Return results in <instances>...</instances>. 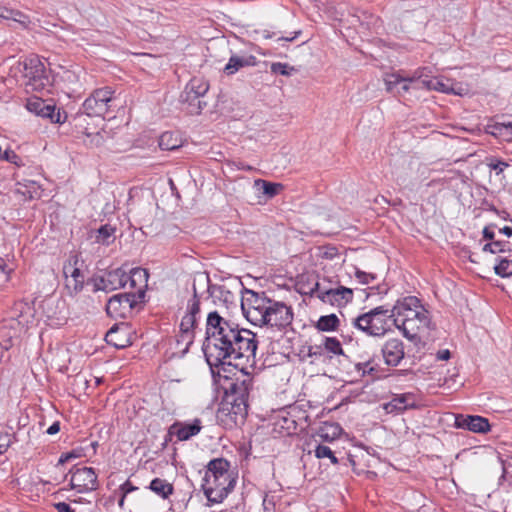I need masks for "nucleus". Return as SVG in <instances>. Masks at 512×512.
<instances>
[{"instance_id": "nucleus-1", "label": "nucleus", "mask_w": 512, "mask_h": 512, "mask_svg": "<svg viewBox=\"0 0 512 512\" xmlns=\"http://www.w3.org/2000/svg\"><path fill=\"white\" fill-rule=\"evenodd\" d=\"M204 353L210 365L246 359L254 361L257 350L256 335L238 324L225 319L217 311L210 312L206 320Z\"/></svg>"}, {"instance_id": "nucleus-2", "label": "nucleus", "mask_w": 512, "mask_h": 512, "mask_svg": "<svg viewBox=\"0 0 512 512\" xmlns=\"http://www.w3.org/2000/svg\"><path fill=\"white\" fill-rule=\"evenodd\" d=\"M241 308L246 319L256 326H270L278 330L292 324L294 313L291 306L273 300L265 292L246 289L241 301Z\"/></svg>"}, {"instance_id": "nucleus-3", "label": "nucleus", "mask_w": 512, "mask_h": 512, "mask_svg": "<svg viewBox=\"0 0 512 512\" xmlns=\"http://www.w3.org/2000/svg\"><path fill=\"white\" fill-rule=\"evenodd\" d=\"M224 396L218 411V417L228 418L234 425L242 424L248 413L249 399L254 392V377L241 369L234 377H226L223 384Z\"/></svg>"}, {"instance_id": "nucleus-4", "label": "nucleus", "mask_w": 512, "mask_h": 512, "mask_svg": "<svg viewBox=\"0 0 512 512\" xmlns=\"http://www.w3.org/2000/svg\"><path fill=\"white\" fill-rule=\"evenodd\" d=\"M230 468V462L224 458L212 459L207 464L202 488L208 501L220 503L234 488L236 478Z\"/></svg>"}, {"instance_id": "nucleus-5", "label": "nucleus", "mask_w": 512, "mask_h": 512, "mask_svg": "<svg viewBox=\"0 0 512 512\" xmlns=\"http://www.w3.org/2000/svg\"><path fill=\"white\" fill-rule=\"evenodd\" d=\"M393 316L391 308L383 305L375 307L353 319V325L369 336L381 337L391 330Z\"/></svg>"}, {"instance_id": "nucleus-6", "label": "nucleus", "mask_w": 512, "mask_h": 512, "mask_svg": "<svg viewBox=\"0 0 512 512\" xmlns=\"http://www.w3.org/2000/svg\"><path fill=\"white\" fill-rule=\"evenodd\" d=\"M24 78L27 90L34 92L49 91L54 78L51 69L47 68L38 56H30L23 62Z\"/></svg>"}, {"instance_id": "nucleus-7", "label": "nucleus", "mask_w": 512, "mask_h": 512, "mask_svg": "<svg viewBox=\"0 0 512 512\" xmlns=\"http://www.w3.org/2000/svg\"><path fill=\"white\" fill-rule=\"evenodd\" d=\"M200 297L193 284V295L187 302L186 312L180 322V332L177 337L178 344H184L183 352H187L193 344L198 323L201 318Z\"/></svg>"}, {"instance_id": "nucleus-8", "label": "nucleus", "mask_w": 512, "mask_h": 512, "mask_svg": "<svg viewBox=\"0 0 512 512\" xmlns=\"http://www.w3.org/2000/svg\"><path fill=\"white\" fill-rule=\"evenodd\" d=\"M114 91L110 87L95 89L82 104V112L77 116L97 117L102 120L110 112H114L116 97Z\"/></svg>"}, {"instance_id": "nucleus-9", "label": "nucleus", "mask_w": 512, "mask_h": 512, "mask_svg": "<svg viewBox=\"0 0 512 512\" xmlns=\"http://www.w3.org/2000/svg\"><path fill=\"white\" fill-rule=\"evenodd\" d=\"M208 90L209 84L203 78L194 77L187 83L180 99L188 104L190 114H199L206 107L207 103L203 98Z\"/></svg>"}, {"instance_id": "nucleus-10", "label": "nucleus", "mask_w": 512, "mask_h": 512, "mask_svg": "<svg viewBox=\"0 0 512 512\" xmlns=\"http://www.w3.org/2000/svg\"><path fill=\"white\" fill-rule=\"evenodd\" d=\"M391 312L393 316V325L397 328L401 325H405V323L410 319H414L427 311L421 305L417 297L408 296L397 300L391 307Z\"/></svg>"}, {"instance_id": "nucleus-11", "label": "nucleus", "mask_w": 512, "mask_h": 512, "mask_svg": "<svg viewBox=\"0 0 512 512\" xmlns=\"http://www.w3.org/2000/svg\"><path fill=\"white\" fill-rule=\"evenodd\" d=\"M127 272L122 268L105 271L101 275H94L88 284L93 285V292L104 291L106 293L125 287Z\"/></svg>"}, {"instance_id": "nucleus-12", "label": "nucleus", "mask_w": 512, "mask_h": 512, "mask_svg": "<svg viewBox=\"0 0 512 512\" xmlns=\"http://www.w3.org/2000/svg\"><path fill=\"white\" fill-rule=\"evenodd\" d=\"M426 71L427 68H419L411 77H403L398 73L390 74L385 79L386 89L395 95H403L410 89H420L419 81L425 76Z\"/></svg>"}, {"instance_id": "nucleus-13", "label": "nucleus", "mask_w": 512, "mask_h": 512, "mask_svg": "<svg viewBox=\"0 0 512 512\" xmlns=\"http://www.w3.org/2000/svg\"><path fill=\"white\" fill-rule=\"evenodd\" d=\"M26 108L29 112L43 119H48L51 123L62 124L67 120L66 111L56 108L54 104L47 103L42 98L28 99Z\"/></svg>"}, {"instance_id": "nucleus-14", "label": "nucleus", "mask_w": 512, "mask_h": 512, "mask_svg": "<svg viewBox=\"0 0 512 512\" xmlns=\"http://www.w3.org/2000/svg\"><path fill=\"white\" fill-rule=\"evenodd\" d=\"M69 474L70 487L78 493H89L99 487L98 475L91 467L73 468Z\"/></svg>"}, {"instance_id": "nucleus-15", "label": "nucleus", "mask_w": 512, "mask_h": 512, "mask_svg": "<svg viewBox=\"0 0 512 512\" xmlns=\"http://www.w3.org/2000/svg\"><path fill=\"white\" fill-rule=\"evenodd\" d=\"M139 301L131 292L113 295L106 304V313L111 318H125Z\"/></svg>"}, {"instance_id": "nucleus-16", "label": "nucleus", "mask_w": 512, "mask_h": 512, "mask_svg": "<svg viewBox=\"0 0 512 512\" xmlns=\"http://www.w3.org/2000/svg\"><path fill=\"white\" fill-rule=\"evenodd\" d=\"M381 353L386 365L396 367L405 357L404 343L398 338H390L383 344Z\"/></svg>"}, {"instance_id": "nucleus-17", "label": "nucleus", "mask_w": 512, "mask_h": 512, "mask_svg": "<svg viewBox=\"0 0 512 512\" xmlns=\"http://www.w3.org/2000/svg\"><path fill=\"white\" fill-rule=\"evenodd\" d=\"M202 429V422L196 418L191 423L175 422L168 429V434L165 443L171 440L172 436H176L178 441H187L191 437L197 435Z\"/></svg>"}, {"instance_id": "nucleus-18", "label": "nucleus", "mask_w": 512, "mask_h": 512, "mask_svg": "<svg viewBox=\"0 0 512 512\" xmlns=\"http://www.w3.org/2000/svg\"><path fill=\"white\" fill-rule=\"evenodd\" d=\"M318 298L333 306H342L353 300V290L344 286L322 291Z\"/></svg>"}, {"instance_id": "nucleus-19", "label": "nucleus", "mask_w": 512, "mask_h": 512, "mask_svg": "<svg viewBox=\"0 0 512 512\" xmlns=\"http://www.w3.org/2000/svg\"><path fill=\"white\" fill-rule=\"evenodd\" d=\"M105 340L107 344L117 349H123L132 344L130 330L124 323L114 324L106 333Z\"/></svg>"}, {"instance_id": "nucleus-20", "label": "nucleus", "mask_w": 512, "mask_h": 512, "mask_svg": "<svg viewBox=\"0 0 512 512\" xmlns=\"http://www.w3.org/2000/svg\"><path fill=\"white\" fill-rule=\"evenodd\" d=\"M148 271L144 268H133L130 270L129 274L127 273V278L125 279V286L129 283L132 289H137V292H132L135 294L136 298L141 300L145 296V288L147 287L148 282Z\"/></svg>"}, {"instance_id": "nucleus-21", "label": "nucleus", "mask_w": 512, "mask_h": 512, "mask_svg": "<svg viewBox=\"0 0 512 512\" xmlns=\"http://www.w3.org/2000/svg\"><path fill=\"white\" fill-rule=\"evenodd\" d=\"M430 320L428 317V312L420 314L418 317L414 319H410L405 323V325H401L397 327L403 336L411 341L415 340L418 337L420 331L425 330L429 327Z\"/></svg>"}, {"instance_id": "nucleus-22", "label": "nucleus", "mask_w": 512, "mask_h": 512, "mask_svg": "<svg viewBox=\"0 0 512 512\" xmlns=\"http://www.w3.org/2000/svg\"><path fill=\"white\" fill-rule=\"evenodd\" d=\"M456 424L459 428L467 429L474 433H486L490 430L488 419L478 415L456 418Z\"/></svg>"}, {"instance_id": "nucleus-23", "label": "nucleus", "mask_w": 512, "mask_h": 512, "mask_svg": "<svg viewBox=\"0 0 512 512\" xmlns=\"http://www.w3.org/2000/svg\"><path fill=\"white\" fill-rule=\"evenodd\" d=\"M75 120H76L75 126L78 129V131L80 133L84 134L88 139V141L84 140V142L87 145L98 147L104 143V136H103L102 132L97 129L91 130L88 126H86L85 125V123H86L85 117H83L82 115L76 116Z\"/></svg>"}, {"instance_id": "nucleus-24", "label": "nucleus", "mask_w": 512, "mask_h": 512, "mask_svg": "<svg viewBox=\"0 0 512 512\" xmlns=\"http://www.w3.org/2000/svg\"><path fill=\"white\" fill-rule=\"evenodd\" d=\"M257 64V59L253 55H232L229 58L228 63L224 67V72L228 75H232L239 71L243 67H252Z\"/></svg>"}, {"instance_id": "nucleus-25", "label": "nucleus", "mask_w": 512, "mask_h": 512, "mask_svg": "<svg viewBox=\"0 0 512 512\" xmlns=\"http://www.w3.org/2000/svg\"><path fill=\"white\" fill-rule=\"evenodd\" d=\"M413 397L411 394H400L396 395L389 401L383 405L386 413H399L406 410L409 407H412L414 404L412 402Z\"/></svg>"}, {"instance_id": "nucleus-26", "label": "nucleus", "mask_w": 512, "mask_h": 512, "mask_svg": "<svg viewBox=\"0 0 512 512\" xmlns=\"http://www.w3.org/2000/svg\"><path fill=\"white\" fill-rule=\"evenodd\" d=\"M0 19L17 22L24 29H28L31 24V20L28 15L24 14L20 10L11 9L3 5H0Z\"/></svg>"}, {"instance_id": "nucleus-27", "label": "nucleus", "mask_w": 512, "mask_h": 512, "mask_svg": "<svg viewBox=\"0 0 512 512\" xmlns=\"http://www.w3.org/2000/svg\"><path fill=\"white\" fill-rule=\"evenodd\" d=\"M419 88L427 89V90H435V91L444 92V93L453 92L455 94H460L459 92L454 91L449 86V84L445 83L442 79H440L438 77H433V78L428 79L426 74L423 78H421V81H419Z\"/></svg>"}, {"instance_id": "nucleus-28", "label": "nucleus", "mask_w": 512, "mask_h": 512, "mask_svg": "<svg viewBox=\"0 0 512 512\" xmlns=\"http://www.w3.org/2000/svg\"><path fill=\"white\" fill-rule=\"evenodd\" d=\"M254 188H256L259 191H262V193L268 199H271L278 195L283 190L284 186L281 183L269 182L263 179H256L254 181Z\"/></svg>"}, {"instance_id": "nucleus-29", "label": "nucleus", "mask_w": 512, "mask_h": 512, "mask_svg": "<svg viewBox=\"0 0 512 512\" xmlns=\"http://www.w3.org/2000/svg\"><path fill=\"white\" fill-rule=\"evenodd\" d=\"M149 489L163 499L169 498V496L174 492L173 485L167 480L161 478H154L150 482Z\"/></svg>"}, {"instance_id": "nucleus-30", "label": "nucleus", "mask_w": 512, "mask_h": 512, "mask_svg": "<svg viewBox=\"0 0 512 512\" xmlns=\"http://www.w3.org/2000/svg\"><path fill=\"white\" fill-rule=\"evenodd\" d=\"M158 144L161 150L172 151L182 146V140L176 133L166 131L160 135Z\"/></svg>"}, {"instance_id": "nucleus-31", "label": "nucleus", "mask_w": 512, "mask_h": 512, "mask_svg": "<svg viewBox=\"0 0 512 512\" xmlns=\"http://www.w3.org/2000/svg\"><path fill=\"white\" fill-rule=\"evenodd\" d=\"M116 228L110 224H104L96 230L95 241L102 245H110L115 240Z\"/></svg>"}, {"instance_id": "nucleus-32", "label": "nucleus", "mask_w": 512, "mask_h": 512, "mask_svg": "<svg viewBox=\"0 0 512 512\" xmlns=\"http://www.w3.org/2000/svg\"><path fill=\"white\" fill-rule=\"evenodd\" d=\"M342 428L338 423L325 422L319 430V436L325 441H333L340 436Z\"/></svg>"}, {"instance_id": "nucleus-33", "label": "nucleus", "mask_w": 512, "mask_h": 512, "mask_svg": "<svg viewBox=\"0 0 512 512\" xmlns=\"http://www.w3.org/2000/svg\"><path fill=\"white\" fill-rule=\"evenodd\" d=\"M340 320L335 314L321 316L317 323L316 328L320 331L330 332L336 331L339 327Z\"/></svg>"}, {"instance_id": "nucleus-34", "label": "nucleus", "mask_w": 512, "mask_h": 512, "mask_svg": "<svg viewBox=\"0 0 512 512\" xmlns=\"http://www.w3.org/2000/svg\"><path fill=\"white\" fill-rule=\"evenodd\" d=\"M85 276L79 267L73 269V274L67 279V287L73 288L75 293L80 292L83 289Z\"/></svg>"}, {"instance_id": "nucleus-35", "label": "nucleus", "mask_w": 512, "mask_h": 512, "mask_svg": "<svg viewBox=\"0 0 512 512\" xmlns=\"http://www.w3.org/2000/svg\"><path fill=\"white\" fill-rule=\"evenodd\" d=\"M208 290L210 291L212 296H215L225 303L234 301V294L228 290L225 285H213L209 286Z\"/></svg>"}, {"instance_id": "nucleus-36", "label": "nucleus", "mask_w": 512, "mask_h": 512, "mask_svg": "<svg viewBox=\"0 0 512 512\" xmlns=\"http://www.w3.org/2000/svg\"><path fill=\"white\" fill-rule=\"evenodd\" d=\"M495 273L500 277H508L512 275V260L506 258L500 259L494 267Z\"/></svg>"}, {"instance_id": "nucleus-37", "label": "nucleus", "mask_w": 512, "mask_h": 512, "mask_svg": "<svg viewBox=\"0 0 512 512\" xmlns=\"http://www.w3.org/2000/svg\"><path fill=\"white\" fill-rule=\"evenodd\" d=\"M324 349L334 355H342L343 349L340 341L335 337H326L324 340Z\"/></svg>"}, {"instance_id": "nucleus-38", "label": "nucleus", "mask_w": 512, "mask_h": 512, "mask_svg": "<svg viewBox=\"0 0 512 512\" xmlns=\"http://www.w3.org/2000/svg\"><path fill=\"white\" fill-rule=\"evenodd\" d=\"M16 440L15 434L0 430V455L4 454Z\"/></svg>"}, {"instance_id": "nucleus-39", "label": "nucleus", "mask_w": 512, "mask_h": 512, "mask_svg": "<svg viewBox=\"0 0 512 512\" xmlns=\"http://www.w3.org/2000/svg\"><path fill=\"white\" fill-rule=\"evenodd\" d=\"M315 456L319 459L321 458H329L331 463L336 465L338 464V459L337 457L334 455V453L332 452V450L328 447V446H325V445H317L316 448H315Z\"/></svg>"}, {"instance_id": "nucleus-40", "label": "nucleus", "mask_w": 512, "mask_h": 512, "mask_svg": "<svg viewBox=\"0 0 512 512\" xmlns=\"http://www.w3.org/2000/svg\"><path fill=\"white\" fill-rule=\"evenodd\" d=\"M296 69L287 63L275 62L271 64V72L283 76H290Z\"/></svg>"}, {"instance_id": "nucleus-41", "label": "nucleus", "mask_w": 512, "mask_h": 512, "mask_svg": "<svg viewBox=\"0 0 512 512\" xmlns=\"http://www.w3.org/2000/svg\"><path fill=\"white\" fill-rule=\"evenodd\" d=\"M508 242L506 241H491L484 245L483 251L496 254L499 252H505L507 250Z\"/></svg>"}, {"instance_id": "nucleus-42", "label": "nucleus", "mask_w": 512, "mask_h": 512, "mask_svg": "<svg viewBox=\"0 0 512 512\" xmlns=\"http://www.w3.org/2000/svg\"><path fill=\"white\" fill-rule=\"evenodd\" d=\"M76 304L80 306L82 314L90 313L94 309V300L90 296H80Z\"/></svg>"}, {"instance_id": "nucleus-43", "label": "nucleus", "mask_w": 512, "mask_h": 512, "mask_svg": "<svg viewBox=\"0 0 512 512\" xmlns=\"http://www.w3.org/2000/svg\"><path fill=\"white\" fill-rule=\"evenodd\" d=\"M355 368L358 372H362V376L366 374H375L378 369L373 365V360H367L364 362H359L355 365Z\"/></svg>"}, {"instance_id": "nucleus-44", "label": "nucleus", "mask_w": 512, "mask_h": 512, "mask_svg": "<svg viewBox=\"0 0 512 512\" xmlns=\"http://www.w3.org/2000/svg\"><path fill=\"white\" fill-rule=\"evenodd\" d=\"M0 159L5 160L9 163L15 164L20 167L23 165L22 159L12 150H5L4 152H0Z\"/></svg>"}, {"instance_id": "nucleus-45", "label": "nucleus", "mask_w": 512, "mask_h": 512, "mask_svg": "<svg viewBox=\"0 0 512 512\" xmlns=\"http://www.w3.org/2000/svg\"><path fill=\"white\" fill-rule=\"evenodd\" d=\"M78 263H79L78 255L74 254L69 257L68 261L63 266V273H64L66 279H68L70 277V275L73 274V269H76L78 267Z\"/></svg>"}, {"instance_id": "nucleus-46", "label": "nucleus", "mask_w": 512, "mask_h": 512, "mask_svg": "<svg viewBox=\"0 0 512 512\" xmlns=\"http://www.w3.org/2000/svg\"><path fill=\"white\" fill-rule=\"evenodd\" d=\"M137 489H138V487L134 486V485L132 484V482H131V481H129V480L125 481V482L120 486V488H119V491H120V494H121L120 499H119V503H118V504H119V506H120V507H123V505H124V500H125L126 496H127L129 493H131V492H133V491H136Z\"/></svg>"}, {"instance_id": "nucleus-47", "label": "nucleus", "mask_w": 512, "mask_h": 512, "mask_svg": "<svg viewBox=\"0 0 512 512\" xmlns=\"http://www.w3.org/2000/svg\"><path fill=\"white\" fill-rule=\"evenodd\" d=\"M355 277L361 284H369L376 280V275L373 273H367L359 268H355Z\"/></svg>"}, {"instance_id": "nucleus-48", "label": "nucleus", "mask_w": 512, "mask_h": 512, "mask_svg": "<svg viewBox=\"0 0 512 512\" xmlns=\"http://www.w3.org/2000/svg\"><path fill=\"white\" fill-rule=\"evenodd\" d=\"M487 165L491 170H494L497 175L501 174L505 168L509 166L507 162L499 159H490Z\"/></svg>"}, {"instance_id": "nucleus-49", "label": "nucleus", "mask_w": 512, "mask_h": 512, "mask_svg": "<svg viewBox=\"0 0 512 512\" xmlns=\"http://www.w3.org/2000/svg\"><path fill=\"white\" fill-rule=\"evenodd\" d=\"M12 269L8 267L5 260L0 257V280L2 283H7L10 280Z\"/></svg>"}, {"instance_id": "nucleus-50", "label": "nucleus", "mask_w": 512, "mask_h": 512, "mask_svg": "<svg viewBox=\"0 0 512 512\" xmlns=\"http://www.w3.org/2000/svg\"><path fill=\"white\" fill-rule=\"evenodd\" d=\"M322 258L332 260L338 256V249L335 246H325L321 248Z\"/></svg>"}, {"instance_id": "nucleus-51", "label": "nucleus", "mask_w": 512, "mask_h": 512, "mask_svg": "<svg viewBox=\"0 0 512 512\" xmlns=\"http://www.w3.org/2000/svg\"><path fill=\"white\" fill-rule=\"evenodd\" d=\"M503 478H507L512 482V458L503 461Z\"/></svg>"}, {"instance_id": "nucleus-52", "label": "nucleus", "mask_w": 512, "mask_h": 512, "mask_svg": "<svg viewBox=\"0 0 512 512\" xmlns=\"http://www.w3.org/2000/svg\"><path fill=\"white\" fill-rule=\"evenodd\" d=\"M53 506L57 512H75V510L66 502H58Z\"/></svg>"}, {"instance_id": "nucleus-53", "label": "nucleus", "mask_w": 512, "mask_h": 512, "mask_svg": "<svg viewBox=\"0 0 512 512\" xmlns=\"http://www.w3.org/2000/svg\"><path fill=\"white\" fill-rule=\"evenodd\" d=\"M281 427L286 429L288 433H291V431L296 430V422L293 419L283 418V424Z\"/></svg>"}, {"instance_id": "nucleus-54", "label": "nucleus", "mask_w": 512, "mask_h": 512, "mask_svg": "<svg viewBox=\"0 0 512 512\" xmlns=\"http://www.w3.org/2000/svg\"><path fill=\"white\" fill-rule=\"evenodd\" d=\"M495 233L493 227L487 226L483 229V238L486 240L494 241Z\"/></svg>"}, {"instance_id": "nucleus-55", "label": "nucleus", "mask_w": 512, "mask_h": 512, "mask_svg": "<svg viewBox=\"0 0 512 512\" xmlns=\"http://www.w3.org/2000/svg\"><path fill=\"white\" fill-rule=\"evenodd\" d=\"M308 355L309 356H317V355L321 356L322 355V346H320V345L310 346Z\"/></svg>"}, {"instance_id": "nucleus-56", "label": "nucleus", "mask_w": 512, "mask_h": 512, "mask_svg": "<svg viewBox=\"0 0 512 512\" xmlns=\"http://www.w3.org/2000/svg\"><path fill=\"white\" fill-rule=\"evenodd\" d=\"M325 290L327 289L323 288L319 282H316L314 287L311 289L310 294L318 298V295H320V293Z\"/></svg>"}, {"instance_id": "nucleus-57", "label": "nucleus", "mask_w": 512, "mask_h": 512, "mask_svg": "<svg viewBox=\"0 0 512 512\" xmlns=\"http://www.w3.org/2000/svg\"><path fill=\"white\" fill-rule=\"evenodd\" d=\"M59 431H60V423L58 421H56L48 427L46 433L49 435H54V434H57Z\"/></svg>"}, {"instance_id": "nucleus-58", "label": "nucleus", "mask_w": 512, "mask_h": 512, "mask_svg": "<svg viewBox=\"0 0 512 512\" xmlns=\"http://www.w3.org/2000/svg\"><path fill=\"white\" fill-rule=\"evenodd\" d=\"M451 357V353L448 349L440 350L437 353V358L439 360H448Z\"/></svg>"}, {"instance_id": "nucleus-59", "label": "nucleus", "mask_w": 512, "mask_h": 512, "mask_svg": "<svg viewBox=\"0 0 512 512\" xmlns=\"http://www.w3.org/2000/svg\"><path fill=\"white\" fill-rule=\"evenodd\" d=\"M509 127H511V124H508V125H505V124H496V125H493V126L491 127V128H492L491 133H492V134H496V133H498V132L500 133V132H501V130H502L503 128H509Z\"/></svg>"}, {"instance_id": "nucleus-60", "label": "nucleus", "mask_w": 512, "mask_h": 512, "mask_svg": "<svg viewBox=\"0 0 512 512\" xmlns=\"http://www.w3.org/2000/svg\"><path fill=\"white\" fill-rule=\"evenodd\" d=\"M70 460L80 458L82 456L81 449H74L70 452H67Z\"/></svg>"}, {"instance_id": "nucleus-61", "label": "nucleus", "mask_w": 512, "mask_h": 512, "mask_svg": "<svg viewBox=\"0 0 512 512\" xmlns=\"http://www.w3.org/2000/svg\"><path fill=\"white\" fill-rule=\"evenodd\" d=\"M236 167H237V169H239V170H246V171H252V170H254V168H253L252 166H250V165H246V164H244L243 162H238V163H236Z\"/></svg>"}, {"instance_id": "nucleus-62", "label": "nucleus", "mask_w": 512, "mask_h": 512, "mask_svg": "<svg viewBox=\"0 0 512 512\" xmlns=\"http://www.w3.org/2000/svg\"><path fill=\"white\" fill-rule=\"evenodd\" d=\"M499 231H500V233H503L507 237H512V227H510V226H504Z\"/></svg>"}, {"instance_id": "nucleus-63", "label": "nucleus", "mask_w": 512, "mask_h": 512, "mask_svg": "<svg viewBox=\"0 0 512 512\" xmlns=\"http://www.w3.org/2000/svg\"><path fill=\"white\" fill-rule=\"evenodd\" d=\"M68 461H70V458H69L68 454L67 453H63L60 456L59 460H58V465H62L64 463L68 462Z\"/></svg>"}, {"instance_id": "nucleus-64", "label": "nucleus", "mask_w": 512, "mask_h": 512, "mask_svg": "<svg viewBox=\"0 0 512 512\" xmlns=\"http://www.w3.org/2000/svg\"><path fill=\"white\" fill-rule=\"evenodd\" d=\"M301 32L300 31H297L294 33V35L292 37H280L279 40H284V41H287V42H291L293 41L294 39L297 38V36L300 34Z\"/></svg>"}]
</instances>
